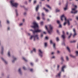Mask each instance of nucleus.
<instances>
[{
  "mask_svg": "<svg viewBox=\"0 0 78 78\" xmlns=\"http://www.w3.org/2000/svg\"><path fill=\"white\" fill-rule=\"evenodd\" d=\"M47 43H44V47H47Z\"/></svg>",
  "mask_w": 78,
  "mask_h": 78,
  "instance_id": "38",
  "label": "nucleus"
},
{
  "mask_svg": "<svg viewBox=\"0 0 78 78\" xmlns=\"http://www.w3.org/2000/svg\"><path fill=\"white\" fill-rule=\"evenodd\" d=\"M57 23H58V24H60V21H59V20L57 21Z\"/></svg>",
  "mask_w": 78,
  "mask_h": 78,
  "instance_id": "41",
  "label": "nucleus"
},
{
  "mask_svg": "<svg viewBox=\"0 0 78 78\" xmlns=\"http://www.w3.org/2000/svg\"><path fill=\"white\" fill-rule=\"evenodd\" d=\"M67 22L65 21V22H64L63 23L64 26H66V24H67Z\"/></svg>",
  "mask_w": 78,
  "mask_h": 78,
  "instance_id": "36",
  "label": "nucleus"
},
{
  "mask_svg": "<svg viewBox=\"0 0 78 78\" xmlns=\"http://www.w3.org/2000/svg\"><path fill=\"white\" fill-rule=\"evenodd\" d=\"M55 45H56V44H55V43H54L53 44V47H54V49H56V47H55Z\"/></svg>",
  "mask_w": 78,
  "mask_h": 78,
  "instance_id": "30",
  "label": "nucleus"
},
{
  "mask_svg": "<svg viewBox=\"0 0 78 78\" xmlns=\"http://www.w3.org/2000/svg\"><path fill=\"white\" fill-rule=\"evenodd\" d=\"M23 69H24V70H26V68H25V66L23 67Z\"/></svg>",
  "mask_w": 78,
  "mask_h": 78,
  "instance_id": "43",
  "label": "nucleus"
},
{
  "mask_svg": "<svg viewBox=\"0 0 78 78\" xmlns=\"http://www.w3.org/2000/svg\"><path fill=\"white\" fill-rule=\"evenodd\" d=\"M39 55L41 58L43 57V52L41 49H39Z\"/></svg>",
  "mask_w": 78,
  "mask_h": 78,
  "instance_id": "7",
  "label": "nucleus"
},
{
  "mask_svg": "<svg viewBox=\"0 0 78 78\" xmlns=\"http://www.w3.org/2000/svg\"><path fill=\"white\" fill-rule=\"evenodd\" d=\"M34 38V41H35L36 40H39V35H31L30 38V40H32Z\"/></svg>",
  "mask_w": 78,
  "mask_h": 78,
  "instance_id": "5",
  "label": "nucleus"
},
{
  "mask_svg": "<svg viewBox=\"0 0 78 78\" xmlns=\"http://www.w3.org/2000/svg\"><path fill=\"white\" fill-rule=\"evenodd\" d=\"M56 41L57 42H59V38L58 37H56Z\"/></svg>",
  "mask_w": 78,
  "mask_h": 78,
  "instance_id": "18",
  "label": "nucleus"
},
{
  "mask_svg": "<svg viewBox=\"0 0 78 78\" xmlns=\"http://www.w3.org/2000/svg\"><path fill=\"white\" fill-rule=\"evenodd\" d=\"M25 10H26V11H27V10H28V9H27V8H25Z\"/></svg>",
  "mask_w": 78,
  "mask_h": 78,
  "instance_id": "64",
  "label": "nucleus"
},
{
  "mask_svg": "<svg viewBox=\"0 0 78 78\" xmlns=\"http://www.w3.org/2000/svg\"><path fill=\"white\" fill-rule=\"evenodd\" d=\"M12 58L13 59V60H12V63H14V62H15V61H16V60H17V58L16 57L14 56H12Z\"/></svg>",
  "mask_w": 78,
  "mask_h": 78,
  "instance_id": "9",
  "label": "nucleus"
},
{
  "mask_svg": "<svg viewBox=\"0 0 78 78\" xmlns=\"http://www.w3.org/2000/svg\"><path fill=\"white\" fill-rule=\"evenodd\" d=\"M10 5L12 7H15V8H17L19 5V3L15 2L14 0H11L10 1Z\"/></svg>",
  "mask_w": 78,
  "mask_h": 78,
  "instance_id": "3",
  "label": "nucleus"
},
{
  "mask_svg": "<svg viewBox=\"0 0 78 78\" xmlns=\"http://www.w3.org/2000/svg\"><path fill=\"white\" fill-rule=\"evenodd\" d=\"M42 16L43 17H44V16H45V15L44 14V13H42Z\"/></svg>",
  "mask_w": 78,
  "mask_h": 78,
  "instance_id": "44",
  "label": "nucleus"
},
{
  "mask_svg": "<svg viewBox=\"0 0 78 78\" xmlns=\"http://www.w3.org/2000/svg\"><path fill=\"white\" fill-rule=\"evenodd\" d=\"M46 7H48V8L50 9H51V8L50 6V5H46Z\"/></svg>",
  "mask_w": 78,
  "mask_h": 78,
  "instance_id": "20",
  "label": "nucleus"
},
{
  "mask_svg": "<svg viewBox=\"0 0 78 78\" xmlns=\"http://www.w3.org/2000/svg\"><path fill=\"white\" fill-rule=\"evenodd\" d=\"M61 59L62 61H64V57H61Z\"/></svg>",
  "mask_w": 78,
  "mask_h": 78,
  "instance_id": "34",
  "label": "nucleus"
},
{
  "mask_svg": "<svg viewBox=\"0 0 78 78\" xmlns=\"http://www.w3.org/2000/svg\"><path fill=\"white\" fill-rule=\"evenodd\" d=\"M50 44H53V42H52V40H51L50 41Z\"/></svg>",
  "mask_w": 78,
  "mask_h": 78,
  "instance_id": "48",
  "label": "nucleus"
},
{
  "mask_svg": "<svg viewBox=\"0 0 78 78\" xmlns=\"http://www.w3.org/2000/svg\"><path fill=\"white\" fill-rule=\"evenodd\" d=\"M51 58V59H55V56H53Z\"/></svg>",
  "mask_w": 78,
  "mask_h": 78,
  "instance_id": "39",
  "label": "nucleus"
},
{
  "mask_svg": "<svg viewBox=\"0 0 78 78\" xmlns=\"http://www.w3.org/2000/svg\"><path fill=\"white\" fill-rule=\"evenodd\" d=\"M23 23H20V24H19V26L20 27H22V26H23Z\"/></svg>",
  "mask_w": 78,
  "mask_h": 78,
  "instance_id": "25",
  "label": "nucleus"
},
{
  "mask_svg": "<svg viewBox=\"0 0 78 78\" xmlns=\"http://www.w3.org/2000/svg\"><path fill=\"white\" fill-rule=\"evenodd\" d=\"M59 28H62V25H61V24H59Z\"/></svg>",
  "mask_w": 78,
  "mask_h": 78,
  "instance_id": "45",
  "label": "nucleus"
},
{
  "mask_svg": "<svg viewBox=\"0 0 78 78\" xmlns=\"http://www.w3.org/2000/svg\"><path fill=\"white\" fill-rule=\"evenodd\" d=\"M69 56H70L71 57H72V58H75V56L73 55H72V54H70L69 55Z\"/></svg>",
  "mask_w": 78,
  "mask_h": 78,
  "instance_id": "24",
  "label": "nucleus"
},
{
  "mask_svg": "<svg viewBox=\"0 0 78 78\" xmlns=\"http://www.w3.org/2000/svg\"><path fill=\"white\" fill-rule=\"evenodd\" d=\"M15 12H16V16H18V13H17V10H15Z\"/></svg>",
  "mask_w": 78,
  "mask_h": 78,
  "instance_id": "31",
  "label": "nucleus"
},
{
  "mask_svg": "<svg viewBox=\"0 0 78 78\" xmlns=\"http://www.w3.org/2000/svg\"><path fill=\"white\" fill-rule=\"evenodd\" d=\"M49 26V29H48V28H47V26H45V28L48 31V34H51V33H52V31H53V26L51 25H50Z\"/></svg>",
  "mask_w": 78,
  "mask_h": 78,
  "instance_id": "4",
  "label": "nucleus"
},
{
  "mask_svg": "<svg viewBox=\"0 0 78 78\" xmlns=\"http://www.w3.org/2000/svg\"><path fill=\"white\" fill-rule=\"evenodd\" d=\"M63 34L62 36V37L63 38V40H64L65 38H66V37L65 36V34L64 33V31H63Z\"/></svg>",
  "mask_w": 78,
  "mask_h": 78,
  "instance_id": "11",
  "label": "nucleus"
},
{
  "mask_svg": "<svg viewBox=\"0 0 78 78\" xmlns=\"http://www.w3.org/2000/svg\"><path fill=\"white\" fill-rule=\"evenodd\" d=\"M67 50L69 52H70V48L69 47H66Z\"/></svg>",
  "mask_w": 78,
  "mask_h": 78,
  "instance_id": "21",
  "label": "nucleus"
},
{
  "mask_svg": "<svg viewBox=\"0 0 78 78\" xmlns=\"http://www.w3.org/2000/svg\"><path fill=\"white\" fill-rule=\"evenodd\" d=\"M66 67V65L62 66L61 69V72H64V69H65Z\"/></svg>",
  "mask_w": 78,
  "mask_h": 78,
  "instance_id": "10",
  "label": "nucleus"
},
{
  "mask_svg": "<svg viewBox=\"0 0 78 78\" xmlns=\"http://www.w3.org/2000/svg\"><path fill=\"white\" fill-rule=\"evenodd\" d=\"M25 20L24 19H23V22H25Z\"/></svg>",
  "mask_w": 78,
  "mask_h": 78,
  "instance_id": "58",
  "label": "nucleus"
},
{
  "mask_svg": "<svg viewBox=\"0 0 78 78\" xmlns=\"http://www.w3.org/2000/svg\"><path fill=\"white\" fill-rule=\"evenodd\" d=\"M72 34H70V36L68 37V38L69 39L70 38V37H71V36H72Z\"/></svg>",
  "mask_w": 78,
  "mask_h": 78,
  "instance_id": "46",
  "label": "nucleus"
},
{
  "mask_svg": "<svg viewBox=\"0 0 78 78\" xmlns=\"http://www.w3.org/2000/svg\"><path fill=\"white\" fill-rule=\"evenodd\" d=\"M68 6V4L67 3H66V6L65 8H64V9L65 11H66V10H67V9Z\"/></svg>",
  "mask_w": 78,
  "mask_h": 78,
  "instance_id": "15",
  "label": "nucleus"
},
{
  "mask_svg": "<svg viewBox=\"0 0 78 78\" xmlns=\"http://www.w3.org/2000/svg\"><path fill=\"white\" fill-rule=\"evenodd\" d=\"M8 30H10V28L9 27H8L7 28Z\"/></svg>",
  "mask_w": 78,
  "mask_h": 78,
  "instance_id": "56",
  "label": "nucleus"
},
{
  "mask_svg": "<svg viewBox=\"0 0 78 78\" xmlns=\"http://www.w3.org/2000/svg\"><path fill=\"white\" fill-rule=\"evenodd\" d=\"M55 54V52H53L52 53H51V55H54Z\"/></svg>",
  "mask_w": 78,
  "mask_h": 78,
  "instance_id": "47",
  "label": "nucleus"
},
{
  "mask_svg": "<svg viewBox=\"0 0 78 78\" xmlns=\"http://www.w3.org/2000/svg\"><path fill=\"white\" fill-rule=\"evenodd\" d=\"M1 22H2V21L0 20V26L2 27V24H1Z\"/></svg>",
  "mask_w": 78,
  "mask_h": 78,
  "instance_id": "52",
  "label": "nucleus"
},
{
  "mask_svg": "<svg viewBox=\"0 0 78 78\" xmlns=\"http://www.w3.org/2000/svg\"><path fill=\"white\" fill-rule=\"evenodd\" d=\"M71 12L72 14H77L78 10H76L75 9L73 8L72 9Z\"/></svg>",
  "mask_w": 78,
  "mask_h": 78,
  "instance_id": "6",
  "label": "nucleus"
},
{
  "mask_svg": "<svg viewBox=\"0 0 78 78\" xmlns=\"http://www.w3.org/2000/svg\"><path fill=\"white\" fill-rule=\"evenodd\" d=\"M34 3H36V1L35 0L34 1Z\"/></svg>",
  "mask_w": 78,
  "mask_h": 78,
  "instance_id": "63",
  "label": "nucleus"
},
{
  "mask_svg": "<svg viewBox=\"0 0 78 78\" xmlns=\"http://www.w3.org/2000/svg\"><path fill=\"white\" fill-rule=\"evenodd\" d=\"M60 66H59V65H57V70H59Z\"/></svg>",
  "mask_w": 78,
  "mask_h": 78,
  "instance_id": "27",
  "label": "nucleus"
},
{
  "mask_svg": "<svg viewBox=\"0 0 78 78\" xmlns=\"http://www.w3.org/2000/svg\"><path fill=\"white\" fill-rule=\"evenodd\" d=\"M23 60L25 61H26V62H27V61H28V60H27L26 59H25V58H24V57L23 58Z\"/></svg>",
  "mask_w": 78,
  "mask_h": 78,
  "instance_id": "32",
  "label": "nucleus"
},
{
  "mask_svg": "<svg viewBox=\"0 0 78 78\" xmlns=\"http://www.w3.org/2000/svg\"><path fill=\"white\" fill-rule=\"evenodd\" d=\"M7 23H9V21L8 20L7 21Z\"/></svg>",
  "mask_w": 78,
  "mask_h": 78,
  "instance_id": "54",
  "label": "nucleus"
},
{
  "mask_svg": "<svg viewBox=\"0 0 78 78\" xmlns=\"http://www.w3.org/2000/svg\"><path fill=\"white\" fill-rule=\"evenodd\" d=\"M75 8H73V9H76L77 8V5H75Z\"/></svg>",
  "mask_w": 78,
  "mask_h": 78,
  "instance_id": "40",
  "label": "nucleus"
},
{
  "mask_svg": "<svg viewBox=\"0 0 78 78\" xmlns=\"http://www.w3.org/2000/svg\"><path fill=\"white\" fill-rule=\"evenodd\" d=\"M44 10H45L46 12H48V9H46L45 7L44 8Z\"/></svg>",
  "mask_w": 78,
  "mask_h": 78,
  "instance_id": "29",
  "label": "nucleus"
},
{
  "mask_svg": "<svg viewBox=\"0 0 78 78\" xmlns=\"http://www.w3.org/2000/svg\"><path fill=\"white\" fill-rule=\"evenodd\" d=\"M37 19L38 20H39L41 19V18L39 16H37Z\"/></svg>",
  "mask_w": 78,
  "mask_h": 78,
  "instance_id": "37",
  "label": "nucleus"
},
{
  "mask_svg": "<svg viewBox=\"0 0 78 78\" xmlns=\"http://www.w3.org/2000/svg\"><path fill=\"white\" fill-rule=\"evenodd\" d=\"M66 59L67 61H68L69 60V58L68 56H66Z\"/></svg>",
  "mask_w": 78,
  "mask_h": 78,
  "instance_id": "26",
  "label": "nucleus"
},
{
  "mask_svg": "<svg viewBox=\"0 0 78 78\" xmlns=\"http://www.w3.org/2000/svg\"><path fill=\"white\" fill-rule=\"evenodd\" d=\"M61 11L60 10L57 9H56V12H60Z\"/></svg>",
  "mask_w": 78,
  "mask_h": 78,
  "instance_id": "33",
  "label": "nucleus"
},
{
  "mask_svg": "<svg viewBox=\"0 0 78 78\" xmlns=\"http://www.w3.org/2000/svg\"><path fill=\"white\" fill-rule=\"evenodd\" d=\"M18 72H19V73H20V75H22V72L21 71V69L20 68L18 69Z\"/></svg>",
  "mask_w": 78,
  "mask_h": 78,
  "instance_id": "16",
  "label": "nucleus"
},
{
  "mask_svg": "<svg viewBox=\"0 0 78 78\" xmlns=\"http://www.w3.org/2000/svg\"><path fill=\"white\" fill-rule=\"evenodd\" d=\"M33 24L34 26H31V27L32 28H34V31L32 29L29 30V31H32L33 33L34 34H35V33H41L42 32V30L39 29V26L36 22H33Z\"/></svg>",
  "mask_w": 78,
  "mask_h": 78,
  "instance_id": "1",
  "label": "nucleus"
},
{
  "mask_svg": "<svg viewBox=\"0 0 78 78\" xmlns=\"http://www.w3.org/2000/svg\"><path fill=\"white\" fill-rule=\"evenodd\" d=\"M30 65L31 66H33V65H34V64H33V63L32 62H31L30 63Z\"/></svg>",
  "mask_w": 78,
  "mask_h": 78,
  "instance_id": "50",
  "label": "nucleus"
},
{
  "mask_svg": "<svg viewBox=\"0 0 78 78\" xmlns=\"http://www.w3.org/2000/svg\"><path fill=\"white\" fill-rule=\"evenodd\" d=\"M64 19L65 20V22L67 23L68 25H70V23L69 21H72V19H67V18H66V17L64 16V15H63L61 16V19L62 21H63V20Z\"/></svg>",
  "mask_w": 78,
  "mask_h": 78,
  "instance_id": "2",
  "label": "nucleus"
},
{
  "mask_svg": "<svg viewBox=\"0 0 78 78\" xmlns=\"http://www.w3.org/2000/svg\"><path fill=\"white\" fill-rule=\"evenodd\" d=\"M8 56L9 57H11V52L10 51L8 52Z\"/></svg>",
  "mask_w": 78,
  "mask_h": 78,
  "instance_id": "19",
  "label": "nucleus"
},
{
  "mask_svg": "<svg viewBox=\"0 0 78 78\" xmlns=\"http://www.w3.org/2000/svg\"><path fill=\"white\" fill-rule=\"evenodd\" d=\"M27 34H28V35H29V36H30V35H31V34L30 33H28Z\"/></svg>",
  "mask_w": 78,
  "mask_h": 78,
  "instance_id": "61",
  "label": "nucleus"
},
{
  "mask_svg": "<svg viewBox=\"0 0 78 78\" xmlns=\"http://www.w3.org/2000/svg\"><path fill=\"white\" fill-rule=\"evenodd\" d=\"M61 72H60L56 76V77L58 76V77H60L61 76Z\"/></svg>",
  "mask_w": 78,
  "mask_h": 78,
  "instance_id": "17",
  "label": "nucleus"
},
{
  "mask_svg": "<svg viewBox=\"0 0 78 78\" xmlns=\"http://www.w3.org/2000/svg\"><path fill=\"white\" fill-rule=\"evenodd\" d=\"M43 33L44 34H47V33L45 32H44Z\"/></svg>",
  "mask_w": 78,
  "mask_h": 78,
  "instance_id": "59",
  "label": "nucleus"
},
{
  "mask_svg": "<svg viewBox=\"0 0 78 78\" xmlns=\"http://www.w3.org/2000/svg\"><path fill=\"white\" fill-rule=\"evenodd\" d=\"M32 1V0H29V2L31 3V2Z\"/></svg>",
  "mask_w": 78,
  "mask_h": 78,
  "instance_id": "62",
  "label": "nucleus"
},
{
  "mask_svg": "<svg viewBox=\"0 0 78 78\" xmlns=\"http://www.w3.org/2000/svg\"><path fill=\"white\" fill-rule=\"evenodd\" d=\"M62 45H64V46H65V43H64V42H62Z\"/></svg>",
  "mask_w": 78,
  "mask_h": 78,
  "instance_id": "42",
  "label": "nucleus"
},
{
  "mask_svg": "<svg viewBox=\"0 0 78 78\" xmlns=\"http://www.w3.org/2000/svg\"><path fill=\"white\" fill-rule=\"evenodd\" d=\"M76 42V40H73V41H70V43H75Z\"/></svg>",
  "mask_w": 78,
  "mask_h": 78,
  "instance_id": "22",
  "label": "nucleus"
},
{
  "mask_svg": "<svg viewBox=\"0 0 78 78\" xmlns=\"http://www.w3.org/2000/svg\"><path fill=\"white\" fill-rule=\"evenodd\" d=\"M23 15H24V16H25L26 15H27V12H24L23 13Z\"/></svg>",
  "mask_w": 78,
  "mask_h": 78,
  "instance_id": "49",
  "label": "nucleus"
},
{
  "mask_svg": "<svg viewBox=\"0 0 78 78\" xmlns=\"http://www.w3.org/2000/svg\"><path fill=\"white\" fill-rule=\"evenodd\" d=\"M73 31L74 33L73 37H75V36L77 35V34H76V29L75 28H73Z\"/></svg>",
  "mask_w": 78,
  "mask_h": 78,
  "instance_id": "8",
  "label": "nucleus"
},
{
  "mask_svg": "<svg viewBox=\"0 0 78 78\" xmlns=\"http://www.w3.org/2000/svg\"><path fill=\"white\" fill-rule=\"evenodd\" d=\"M40 24L41 25H44V22L41 21L40 22Z\"/></svg>",
  "mask_w": 78,
  "mask_h": 78,
  "instance_id": "28",
  "label": "nucleus"
},
{
  "mask_svg": "<svg viewBox=\"0 0 78 78\" xmlns=\"http://www.w3.org/2000/svg\"><path fill=\"white\" fill-rule=\"evenodd\" d=\"M3 50H4V49L3 48V47H2L1 51L0 53H1V54H2V55L3 54Z\"/></svg>",
  "mask_w": 78,
  "mask_h": 78,
  "instance_id": "13",
  "label": "nucleus"
},
{
  "mask_svg": "<svg viewBox=\"0 0 78 78\" xmlns=\"http://www.w3.org/2000/svg\"><path fill=\"white\" fill-rule=\"evenodd\" d=\"M45 38L46 39H48V37H46Z\"/></svg>",
  "mask_w": 78,
  "mask_h": 78,
  "instance_id": "57",
  "label": "nucleus"
},
{
  "mask_svg": "<svg viewBox=\"0 0 78 78\" xmlns=\"http://www.w3.org/2000/svg\"><path fill=\"white\" fill-rule=\"evenodd\" d=\"M1 59L2 61H3L4 62L5 64H8V62L6 61V60H5V59H4V58L3 57H1Z\"/></svg>",
  "mask_w": 78,
  "mask_h": 78,
  "instance_id": "12",
  "label": "nucleus"
},
{
  "mask_svg": "<svg viewBox=\"0 0 78 78\" xmlns=\"http://www.w3.org/2000/svg\"><path fill=\"white\" fill-rule=\"evenodd\" d=\"M40 36L41 37H43V34H41Z\"/></svg>",
  "mask_w": 78,
  "mask_h": 78,
  "instance_id": "53",
  "label": "nucleus"
},
{
  "mask_svg": "<svg viewBox=\"0 0 78 78\" xmlns=\"http://www.w3.org/2000/svg\"><path fill=\"white\" fill-rule=\"evenodd\" d=\"M76 53V56H78V51H76L75 52Z\"/></svg>",
  "mask_w": 78,
  "mask_h": 78,
  "instance_id": "35",
  "label": "nucleus"
},
{
  "mask_svg": "<svg viewBox=\"0 0 78 78\" xmlns=\"http://www.w3.org/2000/svg\"><path fill=\"white\" fill-rule=\"evenodd\" d=\"M30 71L31 72H33V69H30Z\"/></svg>",
  "mask_w": 78,
  "mask_h": 78,
  "instance_id": "60",
  "label": "nucleus"
},
{
  "mask_svg": "<svg viewBox=\"0 0 78 78\" xmlns=\"http://www.w3.org/2000/svg\"><path fill=\"white\" fill-rule=\"evenodd\" d=\"M33 51L34 52H36V48H34L33 50L31 51L30 52L31 53H33Z\"/></svg>",
  "mask_w": 78,
  "mask_h": 78,
  "instance_id": "14",
  "label": "nucleus"
},
{
  "mask_svg": "<svg viewBox=\"0 0 78 78\" xmlns=\"http://www.w3.org/2000/svg\"><path fill=\"white\" fill-rule=\"evenodd\" d=\"M57 32L58 33V34H59V32L58 30H57Z\"/></svg>",
  "mask_w": 78,
  "mask_h": 78,
  "instance_id": "55",
  "label": "nucleus"
},
{
  "mask_svg": "<svg viewBox=\"0 0 78 78\" xmlns=\"http://www.w3.org/2000/svg\"><path fill=\"white\" fill-rule=\"evenodd\" d=\"M24 4H26V5H27V2L25 1L24 2Z\"/></svg>",
  "mask_w": 78,
  "mask_h": 78,
  "instance_id": "51",
  "label": "nucleus"
},
{
  "mask_svg": "<svg viewBox=\"0 0 78 78\" xmlns=\"http://www.w3.org/2000/svg\"><path fill=\"white\" fill-rule=\"evenodd\" d=\"M36 11H37L38 9H39V5H38L36 7Z\"/></svg>",
  "mask_w": 78,
  "mask_h": 78,
  "instance_id": "23",
  "label": "nucleus"
}]
</instances>
